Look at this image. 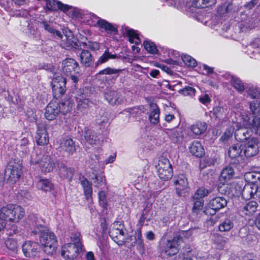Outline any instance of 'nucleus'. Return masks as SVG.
<instances>
[{
	"instance_id": "9b49d317",
	"label": "nucleus",
	"mask_w": 260,
	"mask_h": 260,
	"mask_svg": "<svg viewBox=\"0 0 260 260\" xmlns=\"http://www.w3.org/2000/svg\"><path fill=\"white\" fill-rule=\"evenodd\" d=\"M22 251L24 256L30 258H36L39 253L38 243L31 241L25 242L22 246Z\"/></svg>"
},
{
	"instance_id": "7c9ffc66",
	"label": "nucleus",
	"mask_w": 260,
	"mask_h": 260,
	"mask_svg": "<svg viewBox=\"0 0 260 260\" xmlns=\"http://www.w3.org/2000/svg\"><path fill=\"white\" fill-rule=\"evenodd\" d=\"M73 102L70 99L64 100L62 102L58 104V110L63 114H66L70 112L73 106Z\"/></svg>"
},
{
	"instance_id": "a211bd4d",
	"label": "nucleus",
	"mask_w": 260,
	"mask_h": 260,
	"mask_svg": "<svg viewBox=\"0 0 260 260\" xmlns=\"http://www.w3.org/2000/svg\"><path fill=\"white\" fill-rule=\"evenodd\" d=\"M59 112L60 110H58V103L51 102L46 108L45 116L48 120H52L55 118Z\"/></svg>"
},
{
	"instance_id": "774afa93",
	"label": "nucleus",
	"mask_w": 260,
	"mask_h": 260,
	"mask_svg": "<svg viewBox=\"0 0 260 260\" xmlns=\"http://www.w3.org/2000/svg\"><path fill=\"white\" fill-rule=\"evenodd\" d=\"M192 233L191 230H188L186 231H183L182 233V235H180L182 237V238L183 239V237L189 238L192 236Z\"/></svg>"
},
{
	"instance_id": "aec40b11",
	"label": "nucleus",
	"mask_w": 260,
	"mask_h": 260,
	"mask_svg": "<svg viewBox=\"0 0 260 260\" xmlns=\"http://www.w3.org/2000/svg\"><path fill=\"white\" fill-rule=\"evenodd\" d=\"M257 190V185L255 184H246L242 191V196L243 199L248 200L251 198H255Z\"/></svg>"
},
{
	"instance_id": "5701e85b",
	"label": "nucleus",
	"mask_w": 260,
	"mask_h": 260,
	"mask_svg": "<svg viewBox=\"0 0 260 260\" xmlns=\"http://www.w3.org/2000/svg\"><path fill=\"white\" fill-rule=\"evenodd\" d=\"M189 148L190 152L197 157H202L205 153L203 147L201 143L198 141H194Z\"/></svg>"
},
{
	"instance_id": "6e6d98bb",
	"label": "nucleus",
	"mask_w": 260,
	"mask_h": 260,
	"mask_svg": "<svg viewBox=\"0 0 260 260\" xmlns=\"http://www.w3.org/2000/svg\"><path fill=\"white\" fill-rule=\"evenodd\" d=\"M84 45L86 46L87 48L90 49L92 51H96L100 49V46L99 43L96 42L88 41L87 43H83Z\"/></svg>"
},
{
	"instance_id": "2eb2a0df",
	"label": "nucleus",
	"mask_w": 260,
	"mask_h": 260,
	"mask_svg": "<svg viewBox=\"0 0 260 260\" xmlns=\"http://www.w3.org/2000/svg\"><path fill=\"white\" fill-rule=\"evenodd\" d=\"M36 140L39 145H47L49 142L48 135L46 127L43 125L38 126Z\"/></svg>"
},
{
	"instance_id": "69168bd1",
	"label": "nucleus",
	"mask_w": 260,
	"mask_h": 260,
	"mask_svg": "<svg viewBox=\"0 0 260 260\" xmlns=\"http://www.w3.org/2000/svg\"><path fill=\"white\" fill-rule=\"evenodd\" d=\"M204 3V7H208L214 5L216 3V0H203Z\"/></svg>"
},
{
	"instance_id": "6e6552de",
	"label": "nucleus",
	"mask_w": 260,
	"mask_h": 260,
	"mask_svg": "<svg viewBox=\"0 0 260 260\" xmlns=\"http://www.w3.org/2000/svg\"><path fill=\"white\" fill-rule=\"evenodd\" d=\"M66 79L61 76L57 75L52 82V92L56 98H60L66 91Z\"/></svg>"
},
{
	"instance_id": "4be33fe9",
	"label": "nucleus",
	"mask_w": 260,
	"mask_h": 260,
	"mask_svg": "<svg viewBox=\"0 0 260 260\" xmlns=\"http://www.w3.org/2000/svg\"><path fill=\"white\" fill-rule=\"evenodd\" d=\"M229 109L226 106H216L213 109L212 116L218 120L226 118Z\"/></svg>"
},
{
	"instance_id": "338daca9",
	"label": "nucleus",
	"mask_w": 260,
	"mask_h": 260,
	"mask_svg": "<svg viewBox=\"0 0 260 260\" xmlns=\"http://www.w3.org/2000/svg\"><path fill=\"white\" fill-rule=\"evenodd\" d=\"M125 237L127 239V242L124 245L127 247L133 246L134 245V242H130L129 241L132 240V237L131 236H128L126 233H125Z\"/></svg>"
},
{
	"instance_id": "c9c22d12",
	"label": "nucleus",
	"mask_w": 260,
	"mask_h": 260,
	"mask_svg": "<svg viewBox=\"0 0 260 260\" xmlns=\"http://www.w3.org/2000/svg\"><path fill=\"white\" fill-rule=\"evenodd\" d=\"M234 174V171L233 168L230 166L226 167L222 170L221 173L220 180V181L223 180L226 182L233 177Z\"/></svg>"
},
{
	"instance_id": "49530a36",
	"label": "nucleus",
	"mask_w": 260,
	"mask_h": 260,
	"mask_svg": "<svg viewBox=\"0 0 260 260\" xmlns=\"http://www.w3.org/2000/svg\"><path fill=\"white\" fill-rule=\"evenodd\" d=\"M145 49L151 54L157 53L158 50L155 44L150 41H146L143 43Z\"/></svg>"
},
{
	"instance_id": "a18cd8bd",
	"label": "nucleus",
	"mask_w": 260,
	"mask_h": 260,
	"mask_svg": "<svg viewBox=\"0 0 260 260\" xmlns=\"http://www.w3.org/2000/svg\"><path fill=\"white\" fill-rule=\"evenodd\" d=\"M182 59L184 63L189 67H195L197 65L196 60L189 55H183Z\"/></svg>"
},
{
	"instance_id": "39448f33",
	"label": "nucleus",
	"mask_w": 260,
	"mask_h": 260,
	"mask_svg": "<svg viewBox=\"0 0 260 260\" xmlns=\"http://www.w3.org/2000/svg\"><path fill=\"white\" fill-rule=\"evenodd\" d=\"M233 126L236 128L235 137L237 141L247 140L251 133V131L248 128H251V123L249 118L236 122Z\"/></svg>"
},
{
	"instance_id": "603ef678",
	"label": "nucleus",
	"mask_w": 260,
	"mask_h": 260,
	"mask_svg": "<svg viewBox=\"0 0 260 260\" xmlns=\"http://www.w3.org/2000/svg\"><path fill=\"white\" fill-rule=\"evenodd\" d=\"M247 94L251 99H257L260 95V92L256 88L251 87L247 90Z\"/></svg>"
},
{
	"instance_id": "393cba45",
	"label": "nucleus",
	"mask_w": 260,
	"mask_h": 260,
	"mask_svg": "<svg viewBox=\"0 0 260 260\" xmlns=\"http://www.w3.org/2000/svg\"><path fill=\"white\" fill-rule=\"evenodd\" d=\"M13 204H8L0 209V219L6 224V221H10L12 217Z\"/></svg>"
},
{
	"instance_id": "7ed1b4c3",
	"label": "nucleus",
	"mask_w": 260,
	"mask_h": 260,
	"mask_svg": "<svg viewBox=\"0 0 260 260\" xmlns=\"http://www.w3.org/2000/svg\"><path fill=\"white\" fill-rule=\"evenodd\" d=\"M32 154L31 156L30 162L32 164L38 165L39 167L44 173L51 172L55 167V161L49 155H45L42 157Z\"/></svg>"
},
{
	"instance_id": "b1692460",
	"label": "nucleus",
	"mask_w": 260,
	"mask_h": 260,
	"mask_svg": "<svg viewBox=\"0 0 260 260\" xmlns=\"http://www.w3.org/2000/svg\"><path fill=\"white\" fill-rule=\"evenodd\" d=\"M12 217L10 222H17L21 219L24 215V210L22 207L13 204Z\"/></svg>"
},
{
	"instance_id": "0e129e2a",
	"label": "nucleus",
	"mask_w": 260,
	"mask_h": 260,
	"mask_svg": "<svg viewBox=\"0 0 260 260\" xmlns=\"http://www.w3.org/2000/svg\"><path fill=\"white\" fill-rule=\"evenodd\" d=\"M199 101L203 104L210 103V99L208 94H205L199 98Z\"/></svg>"
},
{
	"instance_id": "09e8293b",
	"label": "nucleus",
	"mask_w": 260,
	"mask_h": 260,
	"mask_svg": "<svg viewBox=\"0 0 260 260\" xmlns=\"http://www.w3.org/2000/svg\"><path fill=\"white\" fill-rule=\"evenodd\" d=\"M251 129L256 134L260 135V116L253 118L251 123Z\"/></svg>"
},
{
	"instance_id": "58836bf2",
	"label": "nucleus",
	"mask_w": 260,
	"mask_h": 260,
	"mask_svg": "<svg viewBox=\"0 0 260 260\" xmlns=\"http://www.w3.org/2000/svg\"><path fill=\"white\" fill-rule=\"evenodd\" d=\"M249 108L253 118L260 116V101H253L250 102Z\"/></svg>"
},
{
	"instance_id": "20e7f679",
	"label": "nucleus",
	"mask_w": 260,
	"mask_h": 260,
	"mask_svg": "<svg viewBox=\"0 0 260 260\" xmlns=\"http://www.w3.org/2000/svg\"><path fill=\"white\" fill-rule=\"evenodd\" d=\"M157 175L160 179L167 181L172 178L173 175V169L169 160L164 157L159 158L156 166Z\"/></svg>"
},
{
	"instance_id": "bf43d9fd",
	"label": "nucleus",
	"mask_w": 260,
	"mask_h": 260,
	"mask_svg": "<svg viewBox=\"0 0 260 260\" xmlns=\"http://www.w3.org/2000/svg\"><path fill=\"white\" fill-rule=\"evenodd\" d=\"M258 3V0H251L246 3L244 7L247 10H251Z\"/></svg>"
},
{
	"instance_id": "e433bc0d",
	"label": "nucleus",
	"mask_w": 260,
	"mask_h": 260,
	"mask_svg": "<svg viewBox=\"0 0 260 260\" xmlns=\"http://www.w3.org/2000/svg\"><path fill=\"white\" fill-rule=\"evenodd\" d=\"M37 186L45 191H50L53 187V184L48 179H40L37 183Z\"/></svg>"
},
{
	"instance_id": "5fc2aeb1",
	"label": "nucleus",
	"mask_w": 260,
	"mask_h": 260,
	"mask_svg": "<svg viewBox=\"0 0 260 260\" xmlns=\"http://www.w3.org/2000/svg\"><path fill=\"white\" fill-rule=\"evenodd\" d=\"M6 245L8 249L13 251H15L17 249V243L16 241L13 239H8L6 242Z\"/></svg>"
},
{
	"instance_id": "72a5a7b5",
	"label": "nucleus",
	"mask_w": 260,
	"mask_h": 260,
	"mask_svg": "<svg viewBox=\"0 0 260 260\" xmlns=\"http://www.w3.org/2000/svg\"><path fill=\"white\" fill-rule=\"evenodd\" d=\"M76 101L78 103V109L81 111L88 108L92 103L88 99L85 98L84 94L76 97Z\"/></svg>"
},
{
	"instance_id": "ddd939ff",
	"label": "nucleus",
	"mask_w": 260,
	"mask_h": 260,
	"mask_svg": "<svg viewBox=\"0 0 260 260\" xmlns=\"http://www.w3.org/2000/svg\"><path fill=\"white\" fill-rule=\"evenodd\" d=\"M62 70L67 76L78 73V63L74 59L67 58L62 61Z\"/></svg>"
},
{
	"instance_id": "de8ad7c7",
	"label": "nucleus",
	"mask_w": 260,
	"mask_h": 260,
	"mask_svg": "<svg viewBox=\"0 0 260 260\" xmlns=\"http://www.w3.org/2000/svg\"><path fill=\"white\" fill-rule=\"evenodd\" d=\"M134 243L138 244L140 248L144 247V243L142 239V233L140 229H138L135 232Z\"/></svg>"
},
{
	"instance_id": "4d7b16f0",
	"label": "nucleus",
	"mask_w": 260,
	"mask_h": 260,
	"mask_svg": "<svg viewBox=\"0 0 260 260\" xmlns=\"http://www.w3.org/2000/svg\"><path fill=\"white\" fill-rule=\"evenodd\" d=\"M180 93L185 96L193 95L196 92L194 88L190 86H186L182 89L180 90Z\"/></svg>"
},
{
	"instance_id": "9d476101",
	"label": "nucleus",
	"mask_w": 260,
	"mask_h": 260,
	"mask_svg": "<svg viewBox=\"0 0 260 260\" xmlns=\"http://www.w3.org/2000/svg\"><path fill=\"white\" fill-rule=\"evenodd\" d=\"M258 144V140L255 138L247 140L243 147L244 155L247 157H250L257 154L259 152Z\"/></svg>"
},
{
	"instance_id": "423d86ee",
	"label": "nucleus",
	"mask_w": 260,
	"mask_h": 260,
	"mask_svg": "<svg viewBox=\"0 0 260 260\" xmlns=\"http://www.w3.org/2000/svg\"><path fill=\"white\" fill-rule=\"evenodd\" d=\"M22 168L20 161H10L5 170V177L12 183L17 182L22 174Z\"/></svg>"
},
{
	"instance_id": "a19ab883",
	"label": "nucleus",
	"mask_w": 260,
	"mask_h": 260,
	"mask_svg": "<svg viewBox=\"0 0 260 260\" xmlns=\"http://www.w3.org/2000/svg\"><path fill=\"white\" fill-rule=\"evenodd\" d=\"M246 177L252 184L260 185V173L257 172H249L246 174Z\"/></svg>"
},
{
	"instance_id": "a878e982",
	"label": "nucleus",
	"mask_w": 260,
	"mask_h": 260,
	"mask_svg": "<svg viewBox=\"0 0 260 260\" xmlns=\"http://www.w3.org/2000/svg\"><path fill=\"white\" fill-rule=\"evenodd\" d=\"M84 139L86 142L92 145H96L100 143L99 136L90 129H87L85 131Z\"/></svg>"
},
{
	"instance_id": "c756f323",
	"label": "nucleus",
	"mask_w": 260,
	"mask_h": 260,
	"mask_svg": "<svg viewBox=\"0 0 260 260\" xmlns=\"http://www.w3.org/2000/svg\"><path fill=\"white\" fill-rule=\"evenodd\" d=\"M81 184L83 188L84 194L87 199L91 197L92 193L91 183L84 177H80Z\"/></svg>"
},
{
	"instance_id": "37998d69",
	"label": "nucleus",
	"mask_w": 260,
	"mask_h": 260,
	"mask_svg": "<svg viewBox=\"0 0 260 260\" xmlns=\"http://www.w3.org/2000/svg\"><path fill=\"white\" fill-rule=\"evenodd\" d=\"M126 34L127 36L129 37V41L131 43H135L137 45L140 43V39L135 30L133 29H128L127 30Z\"/></svg>"
},
{
	"instance_id": "2f4dec72",
	"label": "nucleus",
	"mask_w": 260,
	"mask_h": 260,
	"mask_svg": "<svg viewBox=\"0 0 260 260\" xmlns=\"http://www.w3.org/2000/svg\"><path fill=\"white\" fill-rule=\"evenodd\" d=\"M149 119L152 124H157L159 120V109L156 105H151Z\"/></svg>"
},
{
	"instance_id": "13d9d810",
	"label": "nucleus",
	"mask_w": 260,
	"mask_h": 260,
	"mask_svg": "<svg viewBox=\"0 0 260 260\" xmlns=\"http://www.w3.org/2000/svg\"><path fill=\"white\" fill-rule=\"evenodd\" d=\"M120 70H116L114 69H112L111 68H107L104 70L100 71L99 73L100 75L105 74V75H112L118 74L120 72Z\"/></svg>"
},
{
	"instance_id": "052dcab7",
	"label": "nucleus",
	"mask_w": 260,
	"mask_h": 260,
	"mask_svg": "<svg viewBox=\"0 0 260 260\" xmlns=\"http://www.w3.org/2000/svg\"><path fill=\"white\" fill-rule=\"evenodd\" d=\"M204 3L203 0H193L192 6L198 8H204Z\"/></svg>"
},
{
	"instance_id": "e2e57ef3",
	"label": "nucleus",
	"mask_w": 260,
	"mask_h": 260,
	"mask_svg": "<svg viewBox=\"0 0 260 260\" xmlns=\"http://www.w3.org/2000/svg\"><path fill=\"white\" fill-rule=\"evenodd\" d=\"M42 24L44 25V28L45 30L49 32L50 33H51L53 34V33L55 32V29H54L53 27H52L49 24H48L46 22L43 21L42 22Z\"/></svg>"
},
{
	"instance_id": "473e14b6",
	"label": "nucleus",
	"mask_w": 260,
	"mask_h": 260,
	"mask_svg": "<svg viewBox=\"0 0 260 260\" xmlns=\"http://www.w3.org/2000/svg\"><path fill=\"white\" fill-rule=\"evenodd\" d=\"M207 125L205 122H197L191 127V131L196 135L203 134L207 129Z\"/></svg>"
},
{
	"instance_id": "cd10ccee",
	"label": "nucleus",
	"mask_w": 260,
	"mask_h": 260,
	"mask_svg": "<svg viewBox=\"0 0 260 260\" xmlns=\"http://www.w3.org/2000/svg\"><path fill=\"white\" fill-rule=\"evenodd\" d=\"M167 134L174 143H180L183 140V136L181 131L177 129H167Z\"/></svg>"
},
{
	"instance_id": "6ab92c4d",
	"label": "nucleus",
	"mask_w": 260,
	"mask_h": 260,
	"mask_svg": "<svg viewBox=\"0 0 260 260\" xmlns=\"http://www.w3.org/2000/svg\"><path fill=\"white\" fill-rule=\"evenodd\" d=\"M105 98L112 105H118L122 101V98L121 95L115 91H108L106 92Z\"/></svg>"
},
{
	"instance_id": "1a4fd4ad",
	"label": "nucleus",
	"mask_w": 260,
	"mask_h": 260,
	"mask_svg": "<svg viewBox=\"0 0 260 260\" xmlns=\"http://www.w3.org/2000/svg\"><path fill=\"white\" fill-rule=\"evenodd\" d=\"M81 249L79 245L68 243L62 247L61 255L67 260L74 259L77 257Z\"/></svg>"
},
{
	"instance_id": "f257e3e1",
	"label": "nucleus",
	"mask_w": 260,
	"mask_h": 260,
	"mask_svg": "<svg viewBox=\"0 0 260 260\" xmlns=\"http://www.w3.org/2000/svg\"><path fill=\"white\" fill-rule=\"evenodd\" d=\"M37 229L39 231L35 229L32 232L34 235L39 234V241L43 251L48 255H53L55 253L58 246L54 233L43 226Z\"/></svg>"
},
{
	"instance_id": "c03bdc74",
	"label": "nucleus",
	"mask_w": 260,
	"mask_h": 260,
	"mask_svg": "<svg viewBox=\"0 0 260 260\" xmlns=\"http://www.w3.org/2000/svg\"><path fill=\"white\" fill-rule=\"evenodd\" d=\"M231 84L237 90L242 91L245 89L243 83L241 82L239 78L235 77H231Z\"/></svg>"
},
{
	"instance_id": "f03ea898",
	"label": "nucleus",
	"mask_w": 260,
	"mask_h": 260,
	"mask_svg": "<svg viewBox=\"0 0 260 260\" xmlns=\"http://www.w3.org/2000/svg\"><path fill=\"white\" fill-rule=\"evenodd\" d=\"M183 242L184 240L180 235H176L171 240H162L160 245L161 253L169 256L175 255Z\"/></svg>"
},
{
	"instance_id": "8fccbe9b",
	"label": "nucleus",
	"mask_w": 260,
	"mask_h": 260,
	"mask_svg": "<svg viewBox=\"0 0 260 260\" xmlns=\"http://www.w3.org/2000/svg\"><path fill=\"white\" fill-rule=\"evenodd\" d=\"M71 239L73 243L72 244H75L76 246L79 245L80 248H82V243L81 242V234L78 232L72 233L71 235Z\"/></svg>"
},
{
	"instance_id": "f3484780",
	"label": "nucleus",
	"mask_w": 260,
	"mask_h": 260,
	"mask_svg": "<svg viewBox=\"0 0 260 260\" xmlns=\"http://www.w3.org/2000/svg\"><path fill=\"white\" fill-rule=\"evenodd\" d=\"M46 2V7L50 11H56L59 9L63 12H66L71 8V7L64 5L59 1L54 0H44Z\"/></svg>"
},
{
	"instance_id": "bb28decb",
	"label": "nucleus",
	"mask_w": 260,
	"mask_h": 260,
	"mask_svg": "<svg viewBox=\"0 0 260 260\" xmlns=\"http://www.w3.org/2000/svg\"><path fill=\"white\" fill-rule=\"evenodd\" d=\"M80 60L82 65L89 67L93 61L91 53L86 50H82L80 54Z\"/></svg>"
},
{
	"instance_id": "dca6fc26",
	"label": "nucleus",
	"mask_w": 260,
	"mask_h": 260,
	"mask_svg": "<svg viewBox=\"0 0 260 260\" xmlns=\"http://www.w3.org/2000/svg\"><path fill=\"white\" fill-rule=\"evenodd\" d=\"M91 19L98 26L104 29L108 33H115L117 31V29L113 25L104 19H101L95 15L92 16Z\"/></svg>"
},
{
	"instance_id": "c85d7f7f",
	"label": "nucleus",
	"mask_w": 260,
	"mask_h": 260,
	"mask_svg": "<svg viewBox=\"0 0 260 260\" xmlns=\"http://www.w3.org/2000/svg\"><path fill=\"white\" fill-rule=\"evenodd\" d=\"M258 207V204L255 201H250L246 203L243 207L242 212L246 215H252L255 213Z\"/></svg>"
},
{
	"instance_id": "864d4df0",
	"label": "nucleus",
	"mask_w": 260,
	"mask_h": 260,
	"mask_svg": "<svg viewBox=\"0 0 260 260\" xmlns=\"http://www.w3.org/2000/svg\"><path fill=\"white\" fill-rule=\"evenodd\" d=\"M194 205L192 208L193 211L197 212L201 210L204 205V201L203 199H193Z\"/></svg>"
},
{
	"instance_id": "680f3d73",
	"label": "nucleus",
	"mask_w": 260,
	"mask_h": 260,
	"mask_svg": "<svg viewBox=\"0 0 260 260\" xmlns=\"http://www.w3.org/2000/svg\"><path fill=\"white\" fill-rule=\"evenodd\" d=\"M233 132L230 130H226L224 134L221 136V139L222 141H225L228 140L230 137H232Z\"/></svg>"
},
{
	"instance_id": "4c0bfd02",
	"label": "nucleus",
	"mask_w": 260,
	"mask_h": 260,
	"mask_svg": "<svg viewBox=\"0 0 260 260\" xmlns=\"http://www.w3.org/2000/svg\"><path fill=\"white\" fill-rule=\"evenodd\" d=\"M234 226V223L231 219H225L221 221L218 226L219 230L220 232H228L231 230Z\"/></svg>"
},
{
	"instance_id": "ea45409f",
	"label": "nucleus",
	"mask_w": 260,
	"mask_h": 260,
	"mask_svg": "<svg viewBox=\"0 0 260 260\" xmlns=\"http://www.w3.org/2000/svg\"><path fill=\"white\" fill-rule=\"evenodd\" d=\"M117 57L116 54H112L107 51H106L104 54L100 56L98 60L95 62V67H98L100 64L106 62L109 59H115Z\"/></svg>"
},
{
	"instance_id": "f8f14e48",
	"label": "nucleus",
	"mask_w": 260,
	"mask_h": 260,
	"mask_svg": "<svg viewBox=\"0 0 260 260\" xmlns=\"http://www.w3.org/2000/svg\"><path fill=\"white\" fill-rule=\"evenodd\" d=\"M174 184L176 186V193L179 197L184 196L189 188L187 179L183 174L179 175L175 178Z\"/></svg>"
},
{
	"instance_id": "4468645a",
	"label": "nucleus",
	"mask_w": 260,
	"mask_h": 260,
	"mask_svg": "<svg viewBox=\"0 0 260 260\" xmlns=\"http://www.w3.org/2000/svg\"><path fill=\"white\" fill-rule=\"evenodd\" d=\"M60 150L66 152L68 155H72L76 150L75 144L71 138H64L59 143Z\"/></svg>"
},
{
	"instance_id": "79ce46f5",
	"label": "nucleus",
	"mask_w": 260,
	"mask_h": 260,
	"mask_svg": "<svg viewBox=\"0 0 260 260\" xmlns=\"http://www.w3.org/2000/svg\"><path fill=\"white\" fill-rule=\"evenodd\" d=\"M94 187H102L104 185L106 184V179L103 173H100L96 174L94 178H93Z\"/></svg>"
},
{
	"instance_id": "412c9836",
	"label": "nucleus",
	"mask_w": 260,
	"mask_h": 260,
	"mask_svg": "<svg viewBox=\"0 0 260 260\" xmlns=\"http://www.w3.org/2000/svg\"><path fill=\"white\" fill-rule=\"evenodd\" d=\"M227 204V201L223 197H216L211 200L209 203V207L212 209L217 211L224 208Z\"/></svg>"
},
{
	"instance_id": "f704fd0d",
	"label": "nucleus",
	"mask_w": 260,
	"mask_h": 260,
	"mask_svg": "<svg viewBox=\"0 0 260 260\" xmlns=\"http://www.w3.org/2000/svg\"><path fill=\"white\" fill-rule=\"evenodd\" d=\"M243 148H241V145L239 143L232 146L229 150V156L232 158L239 156L242 152Z\"/></svg>"
},
{
	"instance_id": "3c124183",
	"label": "nucleus",
	"mask_w": 260,
	"mask_h": 260,
	"mask_svg": "<svg viewBox=\"0 0 260 260\" xmlns=\"http://www.w3.org/2000/svg\"><path fill=\"white\" fill-rule=\"evenodd\" d=\"M209 193L208 190L201 187L198 189L193 196V199H202Z\"/></svg>"
},
{
	"instance_id": "0eeeda50",
	"label": "nucleus",
	"mask_w": 260,
	"mask_h": 260,
	"mask_svg": "<svg viewBox=\"0 0 260 260\" xmlns=\"http://www.w3.org/2000/svg\"><path fill=\"white\" fill-rule=\"evenodd\" d=\"M123 225L119 221L114 222L111 226L109 235L119 245H122L127 242L125 237V232L123 230Z\"/></svg>"
}]
</instances>
